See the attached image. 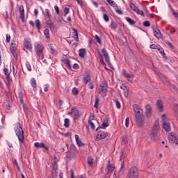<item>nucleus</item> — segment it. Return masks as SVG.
<instances>
[{"mask_svg": "<svg viewBox=\"0 0 178 178\" xmlns=\"http://www.w3.org/2000/svg\"><path fill=\"white\" fill-rule=\"evenodd\" d=\"M165 44H167V45H169L170 47L172 48V49L175 48V46H173V44L170 42H169V41H166Z\"/></svg>", "mask_w": 178, "mask_h": 178, "instance_id": "e2e57ef3", "label": "nucleus"}, {"mask_svg": "<svg viewBox=\"0 0 178 178\" xmlns=\"http://www.w3.org/2000/svg\"><path fill=\"white\" fill-rule=\"evenodd\" d=\"M122 76H124V77H125V79H131L133 77H134V74H129L126 73V70H122Z\"/></svg>", "mask_w": 178, "mask_h": 178, "instance_id": "393cba45", "label": "nucleus"}, {"mask_svg": "<svg viewBox=\"0 0 178 178\" xmlns=\"http://www.w3.org/2000/svg\"><path fill=\"white\" fill-rule=\"evenodd\" d=\"M156 106L159 112H163V102L162 100L159 99L156 101Z\"/></svg>", "mask_w": 178, "mask_h": 178, "instance_id": "f3484780", "label": "nucleus"}, {"mask_svg": "<svg viewBox=\"0 0 178 178\" xmlns=\"http://www.w3.org/2000/svg\"><path fill=\"white\" fill-rule=\"evenodd\" d=\"M52 170H58V163H56V161H54L53 163Z\"/></svg>", "mask_w": 178, "mask_h": 178, "instance_id": "603ef678", "label": "nucleus"}, {"mask_svg": "<svg viewBox=\"0 0 178 178\" xmlns=\"http://www.w3.org/2000/svg\"><path fill=\"white\" fill-rule=\"evenodd\" d=\"M88 124H90L92 130H95V124L92 123L91 120H88Z\"/></svg>", "mask_w": 178, "mask_h": 178, "instance_id": "79ce46f5", "label": "nucleus"}, {"mask_svg": "<svg viewBox=\"0 0 178 178\" xmlns=\"http://www.w3.org/2000/svg\"><path fill=\"white\" fill-rule=\"evenodd\" d=\"M11 54H13V56H16V49L15 47H10Z\"/></svg>", "mask_w": 178, "mask_h": 178, "instance_id": "09e8293b", "label": "nucleus"}, {"mask_svg": "<svg viewBox=\"0 0 178 178\" xmlns=\"http://www.w3.org/2000/svg\"><path fill=\"white\" fill-rule=\"evenodd\" d=\"M92 161H94V159H92V157L90 156L88 158V164L89 166H92L93 165Z\"/></svg>", "mask_w": 178, "mask_h": 178, "instance_id": "4c0bfd02", "label": "nucleus"}, {"mask_svg": "<svg viewBox=\"0 0 178 178\" xmlns=\"http://www.w3.org/2000/svg\"><path fill=\"white\" fill-rule=\"evenodd\" d=\"M170 88L171 90H174V91H178L177 87H176V86H175L174 84H172V83H170Z\"/></svg>", "mask_w": 178, "mask_h": 178, "instance_id": "49530a36", "label": "nucleus"}, {"mask_svg": "<svg viewBox=\"0 0 178 178\" xmlns=\"http://www.w3.org/2000/svg\"><path fill=\"white\" fill-rule=\"evenodd\" d=\"M108 136V134L104 131H99L97 134V136L96 138V141H99V140H102L104 138H106Z\"/></svg>", "mask_w": 178, "mask_h": 178, "instance_id": "ddd939ff", "label": "nucleus"}, {"mask_svg": "<svg viewBox=\"0 0 178 178\" xmlns=\"http://www.w3.org/2000/svg\"><path fill=\"white\" fill-rule=\"evenodd\" d=\"M16 136H17L19 141L20 143H24V131L20 122L17 124V129H15Z\"/></svg>", "mask_w": 178, "mask_h": 178, "instance_id": "f257e3e1", "label": "nucleus"}, {"mask_svg": "<svg viewBox=\"0 0 178 178\" xmlns=\"http://www.w3.org/2000/svg\"><path fill=\"white\" fill-rule=\"evenodd\" d=\"M80 138L79 137V135H75V140L77 144L78 147H83L84 145V143L81 142V140L79 139Z\"/></svg>", "mask_w": 178, "mask_h": 178, "instance_id": "5701e85b", "label": "nucleus"}, {"mask_svg": "<svg viewBox=\"0 0 178 178\" xmlns=\"http://www.w3.org/2000/svg\"><path fill=\"white\" fill-rule=\"evenodd\" d=\"M129 7L131 10H134V12H136V10L138 9V7H136V5L131 2L129 3Z\"/></svg>", "mask_w": 178, "mask_h": 178, "instance_id": "cd10ccee", "label": "nucleus"}, {"mask_svg": "<svg viewBox=\"0 0 178 178\" xmlns=\"http://www.w3.org/2000/svg\"><path fill=\"white\" fill-rule=\"evenodd\" d=\"M168 140L170 144H175L176 145H178V140L176 134H173V133H170L168 136Z\"/></svg>", "mask_w": 178, "mask_h": 178, "instance_id": "1a4fd4ad", "label": "nucleus"}, {"mask_svg": "<svg viewBox=\"0 0 178 178\" xmlns=\"http://www.w3.org/2000/svg\"><path fill=\"white\" fill-rule=\"evenodd\" d=\"M35 23L38 30H41V22L40 19H35Z\"/></svg>", "mask_w": 178, "mask_h": 178, "instance_id": "473e14b6", "label": "nucleus"}, {"mask_svg": "<svg viewBox=\"0 0 178 178\" xmlns=\"http://www.w3.org/2000/svg\"><path fill=\"white\" fill-rule=\"evenodd\" d=\"M31 84L33 88H37V82L35 81V79L32 78L31 79Z\"/></svg>", "mask_w": 178, "mask_h": 178, "instance_id": "7c9ffc66", "label": "nucleus"}, {"mask_svg": "<svg viewBox=\"0 0 178 178\" xmlns=\"http://www.w3.org/2000/svg\"><path fill=\"white\" fill-rule=\"evenodd\" d=\"M139 176L138 168L136 166H132L127 175V178H138Z\"/></svg>", "mask_w": 178, "mask_h": 178, "instance_id": "7ed1b4c3", "label": "nucleus"}, {"mask_svg": "<svg viewBox=\"0 0 178 178\" xmlns=\"http://www.w3.org/2000/svg\"><path fill=\"white\" fill-rule=\"evenodd\" d=\"M24 46L26 49H31L33 47L31 46V43H30V41L29 39H25L24 41Z\"/></svg>", "mask_w": 178, "mask_h": 178, "instance_id": "6ab92c4d", "label": "nucleus"}, {"mask_svg": "<svg viewBox=\"0 0 178 178\" xmlns=\"http://www.w3.org/2000/svg\"><path fill=\"white\" fill-rule=\"evenodd\" d=\"M110 27L113 30H116L118 29V23L115 22L114 21H112L111 24H110Z\"/></svg>", "mask_w": 178, "mask_h": 178, "instance_id": "c85d7f7f", "label": "nucleus"}, {"mask_svg": "<svg viewBox=\"0 0 178 178\" xmlns=\"http://www.w3.org/2000/svg\"><path fill=\"white\" fill-rule=\"evenodd\" d=\"M91 81V74L90 72L86 71L83 76V84H88Z\"/></svg>", "mask_w": 178, "mask_h": 178, "instance_id": "f8f14e48", "label": "nucleus"}, {"mask_svg": "<svg viewBox=\"0 0 178 178\" xmlns=\"http://www.w3.org/2000/svg\"><path fill=\"white\" fill-rule=\"evenodd\" d=\"M53 178L58 177V170H52L51 171Z\"/></svg>", "mask_w": 178, "mask_h": 178, "instance_id": "a19ab883", "label": "nucleus"}, {"mask_svg": "<svg viewBox=\"0 0 178 178\" xmlns=\"http://www.w3.org/2000/svg\"><path fill=\"white\" fill-rule=\"evenodd\" d=\"M152 113V107L149 104L145 106V115L147 118H151Z\"/></svg>", "mask_w": 178, "mask_h": 178, "instance_id": "2eb2a0df", "label": "nucleus"}, {"mask_svg": "<svg viewBox=\"0 0 178 178\" xmlns=\"http://www.w3.org/2000/svg\"><path fill=\"white\" fill-rule=\"evenodd\" d=\"M64 127H66V129H69V127H70V120L68 118H65L64 120Z\"/></svg>", "mask_w": 178, "mask_h": 178, "instance_id": "bb28decb", "label": "nucleus"}, {"mask_svg": "<svg viewBox=\"0 0 178 178\" xmlns=\"http://www.w3.org/2000/svg\"><path fill=\"white\" fill-rule=\"evenodd\" d=\"M72 31L73 38H74L75 41H79V32H77V30H76V29H73Z\"/></svg>", "mask_w": 178, "mask_h": 178, "instance_id": "4be33fe9", "label": "nucleus"}, {"mask_svg": "<svg viewBox=\"0 0 178 178\" xmlns=\"http://www.w3.org/2000/svg\"><path fill=\"white\" fill-rule=\"evenodd\" d=\"M99 92L101 95L103 97H106V92L108 91V89H106V86L104 85H100L99 87Z\"/></svg>", "mask_w": 178, "mask_h": 178, "instance_id": "4468645a", "label": "nucleus"}, {"mask_svg": "<svg viewBox=\"0 0 178 178\" xmlns=\"http://www.w3.org/2000/svg\"><path fill=\"white\" fill-rule=\"evenodd\" d=\"M133 110L135 116L143 115V109H141L138 105L134 104L133 106Z\"/></svg>", "mask_w": 178, "mask_h": 178, "instance_id": "9d476101", "label": "nucleus"}, {"mask_svg": "<svg viewBox=\"0 0 178 178\" xmlns=\"http://www.w3.org/2000/svg\"><path fill=\"white\" fill-rule=\"evenodd\" d=\"M152 29L154 31V36H156V38H162V33H161L159 28L153 26Z\"/></svg>", "mask_w": 178, "mask_h": 178, "instance_id": "9b49d317", "label": "nucleus"}, {"mask_svg": "<svg viewBox=\"0 0 178 178\" xmlns=\"http://www.w3.org/2000/svg\"><path fill=\"white\" fill-rule=\"evenodd\" d=\"M102 52L103 54V56L105 58V61L106 62L107 65H109V67H111L112 69V70H114L115 68H113V66H112V64L111 63V60L109 58V54H108V51H106V48H103L102 50Z\"/></svg>", "mask_w": 178, "mask_h": 178, "instance_id": "423d86ee", "label": "nucleus"}, {"mask_svg": "<svg viewBox=\"0 0 178 178\" xmlns=\"http://www.w3.org/2000/svg\"><path fill=\"white\" fill-rule=\"evenodd\" d=\"M44 34L46 38H47V39L50 38V37H49V29H44Z\"/></svg>", "mask_w": 178, "mask_h": 178, "instance_id": "c9c22d12", "label": "nucleus"}, {"mask_svg": "<svg viewBox=\"0 0 178 178\" xmlns=\"http://www.w3.org/2000/svg\"><path fill=\"white\" fill-rule=\"evenodd\" d=\"M107 170L108 172H113L115 170V166H113L112 164L107 165Z\"/></svg>", "mask_w": 178, "mask_h": 178, "instance_id": "f704fd0d", "label": "nucleus"}, {"mask_svg": "<svg viewBox=\"0 0 178 178\" xmlns=\"http://www.w3.org/2000/svg\"><path fill=\"white\" fill-rule=\"evenodd\" d=\"M99 105V97H98V96H96L94 106L95 108H96V109H98Z\"/></svg>", "mask_w": 178, "mask_h": 178, "instance_id": "2f4dec72", "label": "nucleus"}, {"mask_svg": "<svg viewBox=\"0 0 178 178\" xmlns=\"http://www.w3.org/2000/svg\"><path fill=\"white\" fill-rule=\"evenodd\" d=\"M3 72H4L5 76H6V79L8 80V81H9V80H10V73H9V70H8V68H4Z\"/></svg>", "mask_w": 178, "mask_h": 178, "instance_id": "a878e982", "label": "nucleus"}, {"mask_svg": "<svg viewBox=\"0 0 178 178\" xmlns=\"http://www.w3.org/2000/svg\"><path fill=\"white\" fill-rule=\"evenodd\" d=\"M48 27L50 29V30L51 31H55V28L56 27V26H55V24H54V22H52L51 24L48 25Z\"/></svg>", "mask_w": 178, "mask_h": 178, "instance_id": "58836bf2", "label": "nucleus"}, {"mask_svg": "<svg viewBox=\"0 0 178 178\" xmlns=\"http://www.w3.org/2000/svg\"><path fill=\"white\" fill-rule=\"evenodd\" d=\"M125 19L131 26H134V24L136 23V21H134V19H131V18L129 17H127Z\"/></svg>", "mask_w": 178, "mask_h": 178, "instance_id": "c756f323", "label": "nucleus"}, {"mask_svg": "<svg viewBox=\"0 0 178 178\" xmlns=\"http://www.w3.org/2000/svg\"><path fill=\"white\" fill-rule=\"evenodd\" d=\"M6 42H10V35H6Z\"/></svg>", "mask_w": 178, "mask_h": 178, "instance_id": "774afa93", "label": "nucleus"}, {"mask_svg": "<svg viewBox=\"0 0 178 178\" xmlns=\"http://www.w3.org/2000/svg\"><path fill=\"white\" fill-rule=\"evenodd\" d=\"M150 48H151V49H159V48H160V46L153 44L150 45Z\"/></svg>", "mask_w": 178, "mask_h": 178, "instance_id": "de8ad7c7", "label": "nucleus"}, {"mask_svg": "<svg viewBox=\"0 0 178 178\" xmlns=\"http://www.w3.org/2000/svg\"><path fill=\"white\" fill-rule=\"evenodd\" d=\"M161 119H162V123H163V125H162L163 129L165 130V131H167V133H169V131L172 130V129L170 128V122H169V120L166 118V115L165 114L162 115Z\"/></svg>", "mask_w": 178, "mask_h": 178, "instance_id": "20e7f679", "label": "nucleus"}, {"mask_svg": "<svg viewBox=\"0 0 178 178\" xmlns=\"http://www.w3.org/2000/svg\"><path fill=\"white\" fill-rule=\"evenodd\" d=\"M102 129H106V127H108V126H109V124H108V122L104 121L103 123L102 124Z\"/></svg>", "mask_w": 178, "mask_h": 178, "instance_id": "6e6d98bb", "label": "nucleus"}, {"mask_svg": "<svg viewBox=\"0 0 178 178\" xmlns=\"http://www.w3.org/2000/svg\"><path fill=\"white\" fill-rule=\"evenodd\" d=\"M72 95H79V89L77 88H74L72 89Z\"/></svg>", "mask_w": 178, "mask_h": 178, "instance_id": "37998d69", "label": "nucleus"}, {"mask_svg": "<svg viewBox=\"0 0 178 178\" xmlns=\"http://www.w3.org/2000/svg\"><path fill=\"white\" fill-rule=\"evenodd\" d=\"M95 39L96 40L97 42L101 45L102 44V40H101V38L98 36V35H95Z\"/></svg>", "mask_w": 178, "mask_h": 178, "instance_id": "e433bc0d", "label": "nucleus"}, {"mask_svg": "<svg viewBox=\"0 0 178 178\" xmlns=\"http://www.w3.org/2000/svg\"><path fill=\"white\" fill-rule=\"evenodd\" d=\"M35 51L38 57L41 58V54L44 51V45L41 42L35 43Z\"/></svg>", "mask_w": 178, "mask_h": 178, "instance_id": "39448f33", "label": "nucleus"}, {"mask_svg": "<svg viewBox=\"0 0 178 178\" xmlns=\"http://www.w3.org/2000/svg\"><path fill=\"white\" fill-rule=\"evenodd\" d=\"M49 48L50 52H51V54H52V55H58V51H56V50H55L54 49V47H52V45H49Z\"/></svg>", "mask_w": 178, "mask_h": 178, "instance_id": "72a5a7b5", "label": "nucleus"}, {"mask_svg": "<svg viewBox=\"0 0 178 178\" xmlns=\"http://www.w3.org/2000/svg\"><path fill=\"white\" fill-rule=\"evenodd\" d=\"M136 13H137V15H140V16H145L144 11L140 10L138 8V10L136 11Z\"/></svg>", "mask_w": 178, "mask_h": 178, "instance_id": "864d4df0", "label": "nucleus"}, {"mask_svg": "<svg viewBox=\"0 0 178 178\" xmlns=\"http://www.w3.org/2000/svg\"><path fill=\"white\" fill-rule=\"evenodd\" d=\"M72 115H74V120H77L79 118H80V113L79 112V110L76 109V108H74L73 111Z\"/></svg>", "mask_w": 178, "mask_h": 178, "instance_id": "aec40b11", "label": "nucleus"}, {"mask_svg": "<svg viewBox=\"0 0 178 178\" xmlns=\"http://www.w3.org/2000/svg\"><path fill=\"white\" fill-rule=\"evenodd\" d=\"M108 3L111 5V6H113V8H118V4H116V3L112 0Z\"/></svg>", "mask_w": 178, "mask_h": 178, "instance_id": "3c124183", "label": "nucleus"}, {"mask_svg": "<svg viewBox=\"0 0 178 178\" xmlns=\"http://www.w3.org/2000/svg\"><path fill=\"white\" fill-rule=\"evenodd\" d=\"M103 19L105 20V22H109V16L106 14L103 15Z\"/></svg>", "mask_w": 178, "mask_h": 178, "instance_id": "13d9d810", "label": "nucleus"}, {"mask_svg": "<svg viewBox=\"0 0 178 178\" xmlns=\"http://www.w3.org/2000/svg\"><path fill=\"white\" fill-rule=\"evenodd\" d=\"M136 124L139 126V127H143L144 126V123L145 122V117L144 115L140 114L139 115L135 116Z\"/></svg>", "mask_w": 178, "mask_h": 178, "instance_id": "0eeeda50", "label": "nucleus"}, {"mask_svg": "<svg viewBox=\"0 0 178 178\" xmlns=\"http://www.w3.org/2000/svg\"><path fill=\"white\" fill-rule=\"evenodd\" d=\"M130 122V119L129 118H126L125 120V125H126V127H129V123Z\"/></svg>", "mask_w": 178, "mask_h": 178, "instance_id": "69168bd1", "label": "nucleus"}, {"mask_svg": "<svg viewBox=\"0 0 178 178\" xmlns=\"http://www.w3.org/2000/svg\"><path fill=\"white\" fill-rule=\"evenodd\" d=\"M86 54H87V51L86 50V49H80L79 53V56L80 58H85Z\"/></svg>", "mask_w": 178, "mask_h": 178, "instance_id": "412c9836", "label": "nucleus"}, {"mask_svg": "<svg viewBox=\"0 0 178 178\" xmlns=\"http://www.w3.org/2000/svg\"><path fill=\"white\" fill-rule=\"evenodd\" d=\"M45 13H46V16L48 17V19H51V13L49 11V9H48V8L45 9Z\"/></svg>", "mask_w": 178, "mask_h": 178, "instance_id": "a18cd8bd", "label": "nucleus"}, {"mask_svg": "<svg viewBox=\"0 0 178 178\" xmlns=\"http://www.w3.org/2000/svg\"><path fill=\"white\" fill-rule=\"evenodd\" d=\"M41 56V60H42L43 63H47V60L44 59V52L42 51V54L40 55Z\"/></svg>", "mask_w": 178, "mask_h": 178, "instance_id": "bf43d9fd", "label": "nucleus"}, {"mask_svg": "<svg viewBox=\"0 0 178 178\" xmlns=\"http://www.w3.org/2000/svg\"><path fill=\"white\" fill-rule=\"evenodd\" d=\"M52 19L51 18H48V19L46 21V26H49V24H52Z\"/></svg>", "mask_w": 178, "mask_h": 178, "instance_id": "052dcab7", "label": "nucleus"}, {"mask_svg": "<svg viewBox=\"0 0 178 178\" xmlns=\"http://www.w3.org/2000/svg\"><path fill=\"white\" fill-rule=\"evenodd\" d=\"M143 26L145 27H149V26H151V22H149V21H145L143 22Z\"/></svg>", "mask_w": 178, "mask_h": 178, "instance_id": "8fccbe9b", "label": "nucleus"}, {"mask_svg": "<svg viewBox=\"0 0 178 178\" xmlns=\"http://www.w3.org/2000/svg\"><path fill=\"white\" fill-rule=\"evenodd\" d=\"M26 69L29 70V72H31V65H30V63L26 62Z\"/></svg>", "mask_w": 178, "mask_h": 178, "instance_id": "5fc2aeb1", "label": "nucleus"}, {"mask_svg": "<svg viewBox=\"0 0 178 178\" xmlns=\"http://www.w3.org/2000/svg\"><path fill=\"white\" fill-rule=\"evenodd\" d=\"M54 9L58 15H60V11H59V7L58 6H55Z\"/></svg>", "mask_w": 178, "mask_h": 178, "instance_id": "680f3d73", "label": "nucleus"}, {"mask_svg": "<svg viewBox=\"0 0 178 178\" xmlns=\"http://www.w3.org/2000/svg\"><path fill=\"white\" fill-rule=\"evenodd\" d=\"M55 19L58 23H62V17H60V14H59L57 17H55Z\"/></svg>", "mask_w": 178, "mask_h": 178, "instance_id": "c03bdc74", "label": "nucleus"}, {"mask_svg": "<svg viewBox=\"0 0 178 178\" xmlns=\"http://www.w3.org/2000/svg\"><path fill=\"white\" fill-rule=\"evenodd\" d=\"M69 12H70L69 8H65L64 9V13H65L64 16L66 17V15H67Z\"/></svg>", "mask_w": 178, "mask_h": 178, "instance_id": "0e129e2a", "label": "nucleus"}, {"mask_svg": "<svg viewBox=\"0 0 178 178\" xmlns=\"http://www.w3.org/2000/svg\"><path fill=\"white\" fill-rule=\"evenodd\" d=\"M70 149H72V151H74V152H76V146L74 145H73V144H72L71 145H70Z\"/></svg>", "mask_w": 178, "mask_h": 178, "instance_id": "338daca9", "label": "nucleus"}, {"mask_svg": "<svg viewBox=\"0 0 178 178\" xmlns=\"http://www.w3.org/2000/svg\"><path fill=\"white\" fill-rule=\"evenodd\" d=\"M19 11L21 19L23 22H24V6H20L19 7Z\"/></svg>", "mask_w": 178, "mask_h": 178, "instance_id": "a211bd4d", "label": "nucleus"}, {"mask_svg": "<svg viewBox=\"0 0 178 178\" xmlns=\"http://www.w3.org/2000/svg\"><path fill=\"white\" fill-rule=\"evenodd\" d=\"M149 137L152 141H158V140H159V136H158V125L156 124H154L152 127Z\"/></svg>", "mask_w": 178, "mask_h": 178, "instance_id": "f03ea898", "label": "nucleus"}, {"mask_svg": "<svg viewBox=\"0 0 178 178\" xmlns=\"http://www.w3.org/2000/svg\"><path fill=\"white\" fill-rule=\"evenodd\" d=\"M124 97H126V98H127L128 95H129V91L127 90V88H126V86H124Z\"/></svg>", "mask_w": 178, "mask_h": 178, "instance_id": "4d7b16f0", "label": "nucleus"}, {"mask_svg": "<svg viewBox=\"0 0 178 178\" xmlns=\"http://www.w3.org/2000/svg\"><path fill=\"white\" fill-rule=\"evenodd\" d=\"M65 56H66L64 55L63 57V59L61 60H62V62H63V63L67 65L68 66V67L70 69V67H72V65H70V60H69V59L65 58Z\"/></svg>", "mask_w": 178, "mask_h": 178, "instance_id": "b1692460", "label": "nucleus"}, {"mask_svg": "<svg viewBox=\"0 0 178 178\" xmlns=\"http://www.w3.org/2000/svg\"><path fill=\"white\" fill-rule=\"evenodd\" d=\"M34 147H35V148H44L46 151H49V147L45 146V144H44V143H38L36 142L34 144Z\"/></svg>", "mask_w": 178, "mask_h": 178, "instance_id": "dca6fc26", "label": "nucleus"}, {"mask_svg": "<svg viewBox=\"0 0 178 178\" xmlns=\"http://www.w3.org/2000/svg\"><path fill=\"white\" fill-rule=\"evenodd\" d=\"M115 102L116 108L118 109H120V108H122V106L120 105V102H119V99H115Z\"/></svg>", "mask_w": 178, "mask_h": 178, "instance_id": "ea45409f", "label": "nucleus"}, {"mask_svg": "<svg viewBox=\"0 0 178 178\" xmlns=\"http://www.w3.org/2000/svg\"><path fill=\"white\" fill-rule=\"evenodd\" d=\"M124 154L123 153V152H121V155L120 156V162H121V168L120 170L119 171V175H124Z\"/></svg>", "mask_w": 178, "mask_h": 178, "instance_id": "6e6552de", "label": "nucleus"}]
</instances>
